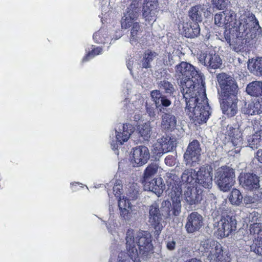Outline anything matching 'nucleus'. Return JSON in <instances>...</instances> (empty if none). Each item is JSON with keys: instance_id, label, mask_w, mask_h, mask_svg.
Listing matches in <instances>:
<instances>
[{"instance_id": "obj_1", "label": "nucleus", "mask_w": 262, "mask_h": 262, "mask_svg": "<svg viewBox=\"0 0 262 262\" xmlns=\"http://www.w3.org/2000/svg\"><path fill=\"white\" fill-rule=\"evenodd\" d=\"M176 75L180 79L181 91L185 100V113L193 122L205 123L210 115L203 81V76L187 62L176 66Z\"/></svg>"}, {"instance_id": "obj_2", "label": "nucleus", "mask_w": 262, "mask_h": 262, "mask_svg": "<svg viewBox=\"0 0 262 262\" xmlns=\"http://www.w3.org/2000/svg\"><path fill=\"white\" fill-rule=\"evenodd\" d=\"M235 20V14L233 12H224V26L235 29L237 32V37H241L249 42L251 40L261 35V28L254 14H244L241 16L238 21H234Z\"/></svg>"}, {"instance_id": "obj_3", "label": "nucleus", "mask_w": 262, "mask_h": 262, "mask_svg": "<svg viewBox=\"0 0 262 262\" xmlns=\"http://www.w3.org/2000/svg\"><path fill=\"white\" fill-rule=\"evenodd\" d=\"M151 235L147 231H140L136 233L128 229L126 235V247L128 255L134 262H139V255L149 252L152 248Z\"/></svg>"}, {"instance_id": "obj_4", "label": "nucleus", "mask_w": 262, "mask_h": 262, "mask_svg": "<svg viewBox=\"0 0 262 262\" xmlns=\"http://www.w3.org/2000/svg\"><path fill=\"white\" fill-rule=\"evenodd\" d=\"M215 178L220 189L227 191L233 186L235 182L234 169L229 166H223L217 169Z\"/></svg>"}, {"instance_id": "obj_5", "label": "nucleus", "mask_w": 262, "mask_h": 262, "mask_svg": "<svg viewBox=\"0 0 262 262\" xmlns=\"http://www.w3.org/2000/svg\"><path fill=\"white\" fill-rule=\"evenodd\" d=\"M200 250L204 255L207 256L210 260H220L223 257V249L221 245L211 239L202 241Z\"/></svg>"}, {"instance_id": "obj_6", "label": "nucleus", "mask_w": 262, "mask_h": 262, "mask_svg": "<svg viewBox=\"0 0 262 262\" xmlns=\"http://www.w3.org/2000/svg\"><path fill=\"white\" fill-rule=\"evenodd\" d=\"M134 127L130 124H121L117 125L115 128V138L111 142V147L116 155H118L117 148L129 138L134 132Z\"/></svg>"}, {"instance_id": "obj_7", "label": "nucleus", "mask_w": 262, "mask_h": 262, "mask_svg": "<svg viewBox=\"0 0 262 262\" xmlns=\"http://www.w3.org/2000/svg\"><path fill=\"white\" fill-rule=\"evenodd\" d=\"M217 80L221 88L219 96L237 94L238 86L234 78L225 73L219 74Z\"/></svg>"}, {"instance_id": "obj_8", "label": "nucleus", "mask_w": 262, "mask_h": 262, "mask_svg": "<svg viewBox=\"0 0 262 262\" xmlns=\"http://www.w3.org/2000/svg\"><path fill=\"white\" fill-rule=\"evenodd\" d=\"M201 148L197 140L190 142L184 154V160L186 165L190 167L195 166L200 161Z\"/></svg>"}, {"instance_id": "obj_9", "label": "nucleus", "mask_w": 262, "mask_h": 262, "mask_svg": "<svg viewBox=\"0 0 262 262\" xmlns=\"http://www.w3.org/2000/svg\"><path fill=\"white\" fill-rule=\"evenodd\" d=\"M236 220L234 216H222L217 222L216 234L221 238L228 236L236 229Z\"/></svg>"}, {"instance_id": "obj_10", "label": "nucleus", "mask_w": 262, "mask_h": 262, "mask_svg": "<svg viewBox=\"0 0 262 262\" xmlns=\"http://www.w3.org/2000/svg\"><path fill=\"white\" fill-rule=\"evenodd\" d=\"M148 222L155 229V233L159 235L165 225L163 220L162 214L160 213L159 205L157 203L151 204L149 208Z\"/></svg>"}, {"instance_id": "obj_11", "label": "nucleus", "mask_w": 262, "mask_h": 262, "mask_svg": "<svg viewBox=\"0 0 262 262\" xmlns=\"http://www.w3.org/2000/svg\"><path fill=\"white\" fill-rule=\"evenodd\" d=\"M237 94L219 96L223 113L229 117L235 116L238 112Z\"/></svg>"}, {"instance_id": "obj_12", "label": "nucleus", "mask_w": 262, "mask_h": 262, "mask_svg": "<svg viewBox=\"0 0 262 262\" xmlns=\"http://www.w3.org/2000/svg\"><path fill=\"white\" fill-rule=\"evenodd\" d=\"M140 11V4L138 1H133L127 8L121 20V27L126 29L133 26L138 18Z\"/></svg>"}, {"instance_id": "obj_13", "label": "nucleus", "mask_w": 262, "mask_h": 262, "mask_svg": "<svg viewBox=\"0 0 262 262\" xmlns=\"http://www.w3.org/2000/svg\"><path fill=\"white\" fill-rule=\"evenodd\" d=\"M211 7L209 3L206 2L192 7L188 11L190 18L198 23L202 21V14L205 17L210 15Z\"/></svg>"}, {"instance_id": "obj_14", "label": "nucleus", "mask_w": 262, "mask_h": 262, "mask_svg": "<svg viewBox=\"0 0 262 262\" xmlns=\"http://www.w3.org/2000/svg\"><path fill=\"white\" fill-rule=\"evenodd\" d=\"M212 172L211 166H201L197 171L196 183L205 188L210 189L212 186Z\"/></svg>"}, {"instance_id": "obj_15", "label": "nucleus", "mask_w": 262, "mask_h": 262, "mask_svg": "<svg viewBox=\"0 0 262 262\" xmlns=\"http://www.w3.org/2000/svg\"><path fill=\"white\" fill-rule=\"evenodd\" d=\"M197 58L200 63L209 69H217L222 64V60L219 55L213 52L208 53L201 52L197 54Z\"/></svg>"}, {"instance_id": "obj_16", "label": "nucleus", "mask_w": 262, "mask_h": 262, "mask_svg": "<svg viewBox=\"0 0 262 262\" xmlns=\"http://www.w3.org/2000/svg\"><path fill=\"white\" fill-rule=\"evenodd\" d=\"M238 178L240 185L246 190L254 191L260 187V178L253 173H241Z\"/></svg>"}, {"instance_id": "obj_17", "label": "nucleus", "mask_w": 262, "mask_h": 262, "mask_svg": "<svg viewBox=\"0 0 262 262\" xmlns=\"http://www.w3.org/2000/svg\"><path fill=\"white\" fill-rule=\"evenodd\" d=\"M150 158L149 151L145 146H139L133 148L132 162L134 167L145 164Z\"/></svg>"}, {"instance_id": "obj_18", "label": "nucleus", "mask_w": 262, "mask_h": 262, "mask_svg": "<svg viewBox=\"0 0 262 262\" xmlns=\"http://www.w3.org/2000/svg\"><path fill=\"white\" fill-rule=\"evenodd\" d=\"M226 135L229 136L231 142L229 144L234 147V152L236 154L239 152L243 144V137L241 130L238 127H233L228 125L225 133Z\"/></svg>"}, {"instance_id": "obj_19", "label": "nucleus", "mask_w": 262, "mask_h": 262, "mask_svg": "<svg viewBox=\"0 0 262 262\" xmlns=\"http://www.w3.org/2000/svg\"><path fill=\"white\" fill-rule=\"evenodd\" d=\"M176 140L166 136L157 140L154 146V151L157 156L160 157L164 153L172 150L176 146Z\"/></svg>"}, {"instance_id": "obj_20", "label": "nucleus", "mask_w": 262, "mask_h": 262, "mask_svg": "<svg viewBox=\"0 0 262 262\" xmlns=\"http://www.w3.org/2000/svg\"><path fill=\"white\" fill-rule=\"evenodd\" d=\"M204 225L203 217L196 212H193L187 217L185 228L189 233L199 231Z\"/></svg>"}, {"instance_id": "obj_21", "label": "nucleus", "mask_w": 262, "mask_h": 262, "mask_svg": "<svg viewBox=\"0 0 262 262\" xmlns=\"http://www.w3.org/2000/svg\"><path fill=\"white\" fill-rule=\"evenodd\" d=\"M169 195L172 200V211L174 216H178L181 212L182 188L179 185L173 186Z\"/></svg>"}, {"instance_id": "obj_22", "label": "nucleus", "mask_w": 262, "mask_h": 262, "mask_svg": "<svg viewBox=\"0 0 262 262\" xmlns=\"http://www.w3.org/2000/svg\"><path fill=\"white\" fill-rule=\"evenodd\" d=\"M184 189L183 198L186 203L189 205L199 204L202 200V191L194 189L193 186H185Z\"/></svg>"}, {"instance_id": "obj_23", "label": "nucleus", "mask_w": 262, "mask_h": 262, "mask_svg": "<svg viewBox=\"0 0 262 262\" xmlns=\"http://www.w3.org/2000/svg\"><path fill=\"white\" fill-rule=\"evenodd\" d=\"M196 175L197 172L194 169L192 168L186 169L183 172L181 176L182 181L179 182V184H174V186L179 185L180 187L182 188V192L183 189H185V186H193V184L196 183Z\"/></svg>"}, {"instance_id": "obj_24", "label": "nucleus", "mask_w": 262, "mask_h": 262, "mask_svg": "<svg viewBox=\"0 0 262 262\" xmlns=\"http://www.w3.org/2000/svg\"><path fill=\"white\" fill-rule=\"evenodd\" d=\"M118 201L121 218L125 221H129L133 217L132 206L129 201L123 196L122 198L120 197Z\"/></svg>"}, {"instance_id": "obj_25", "label": "nucleus", "mask_w": 262, "mask_h": 262, "mask_svg": "<svg viewBox=\"0 0 262 262\" xmlns=\"http://www.w3.org/2000/svg\"><path fill=\"white\" fill-rule=\"evenodd\" d=\"M149 179H144V189L154 192L158 196H160L163 192L165 185L162 183L161 178L153 179L149 181Z\"/></svg>"}, {"instance_id": "obj_26", "label": "nucleus", "mask_w": 262, "mask_h": 262, "mask_svg": "<svg viewBox=\"0 0 262 262\" xmlns=\"http://www.w3.org/2000/svg\"><path fill=\"white\" fill-rule=\"evenodd\" d=\"M242 111L244 114L250 115L262 113V98L246 103Z\"/></svg>"}, {"instance_id": "obj_27", "label": "nucleus", "mask_w": 262, "mask_h": 262, "mask_svg": "<svg viewBox=\"0 0 262 262\" xmlns=\"http://www.w3.org/2000/svg\"><path fill=\"white\" fill-rule=\"evenodd\" d=\"M161 128L163 130L171 132L176 128L177 118L172 114L164 113L161 116Z\"/></svg>"}, {"instance_id": "obj_28", "label": "nucleus", "mask_w": 262, "mask_h": 262, "mask_svg": "<svg viewBox=\"0 0 262 262\" xmlns=\"http://www.w3.org/2000/svg\"><path fill=\"white\" fill-rule=\"evenodd\" d=\"M200 33V28L198 23H183L182 33L186 37L194 38L197 37Z\"/></svg>"}, {"instance_id": "obj_29", "label": "nucleus", "mask_w": 262, "mask_h": 262, "mask_svg": "<svg viewBox=\"0 0 262 262\" xmlns=\"http://www.w3.org/2000/svg\"><path fill=\"white\" fill-rule=\"evenodd\" d=\"M248 68L253 75L262 77V57L249 59L248 62Z\"/></svg>"}, {"instance_id": "obj_30", "label": "nucleus", "mask_w": 262, "mask_h": 262, "mask_svg": "<svg viewBox=\"0 0 262 262\" xmlns=\"http://www.w3.org/2000/svg\"><path fill=\"white\" fill-rule=\"evenodd\" d=\"M143 28L138 23L135 22L130 30V35L129 37L130 42L132 45L137 44L142 36Z\"/></svg>"}, {"instance_id": "obj_31", "label": "nucleus", "mask_w": 262, "mask_h": 262, "mask_svg": "<svg viewBox=\"0 0 262 262\" xmlns=\"http://www.w3.org/2000/svg\"><path fill=\"white\" fill-rule=\"evenodd\" d=\"M246 92L251 96H262V81H254L249 83L247 86Z\"/></svg>"}, {"instance_id": "obj_32", "label": "nucleus", "mask_w": 262, "mask_h": 262, "mask_svg": "<svg viewBox=\"0 0 262 262\" xmlns=\"http://www.w3.org/2000/svg\"><path fill=\"white\" fill-rule=\"evenodd\" d=\"M262 137V129H260L255 133L254 134L248 136L247 138L248 145L251 148H257L259 145Z\"/></svg>"}, {"instance_id": "obj_33", "label": "nucleus", "mask_w": 262, "mask_h": 262, "mask_svg": "<svg viewBox=\"0 0 262 262\" xmlns=\"http://www.w3.org/2000/svg\"><path fill=\"white\" fill-rule=\"evenodd\" d=\"M93 39L98 43H105L110 40L107 30L105 28L100 29L94 34Z\"/></svg>"}, {"instance_id": "obj_34", "label": "nucleus", "mask_w": 262, "mask_h": 262, "mask_svg": "<svg viewBox=\"0 0 262 262\" xmlns=\"http://www.w3.org/2000/svg\"><path fill=\"white\" fill-rule=\"evenodd\" d=\"M158 13L157 9L149 6H143L142 15L146 20L149 22L155 21Z\"/></svg>"}, {"instance_id": "obj_35", "label": "nucleus", "mask_w": 262, "mask_h": 262, "mask_svg": "<svg viewBox=\"0 0 262 262\" xmlns=\"http://www.w3.org/2000/svg\"><path fill=\"white\" fill-rule=\"evenodd\" d=\"M179 52V51H173L171 52H165L163 54V63L165 65L171 66L176 61L178 60L179 59L177 53Z\"/></svg>"}, {"instance_id": "obj_36", "label": "nucleus", "mask_w": 262, "mask_h": 262, "mask_svg": "<svg viewBox=\"0 0 262 262\" xmlns=\"http://www.w3.org/2000/svg\"><path fill=\"white\" fill-rule=\"evenodd\" d=\"M113 185V190L115 196L117 198L121 197V191L122 190V185L120 180H112L109 183L106 184L105 186L107 189ZM123 196H121L122 198Z\"/></svg>"}, {"instance_id": "obj_37", "label": "nucleus", "mask_w": 262, "mask_h": 262, "mask_svg": "<svg viewBox=\"0 0 262 262\" xmlns=\"http://www.w3.org/2000/svg\"><path fill=\"white\" fill-rule=\"evenodd\" d=\"M229 201L233 205H239L243 200V197L241 192L236 189H233L229 198Z\"/></svg>"}, {"instance_id": "obj_38", "label": "nucleus", "mask_w": 262, "mask_h": 262, "mask_svg": "<svg viewBox=\"0 0 262 262\" xmlns=\"http://www.w3.org/2000/svg\"><path fill=\"white\" fill-rule=\"evenodd\" d=\"M150 123L148 122L143 124L139 129V133L144 140H148L151 134Z\"/></svg>"}, {"instance_id": "obj_39", "label": "nucleus", "mask_w": 262, "mask_h": 262, "mask_svg": "<svg viewBox=\"0 0 262 262\" xmlns=\"http://www.w3.org/2000/svg\"><path fill=\"white\" fill-rule=\"evenodd\" d=\"M159 167L158 164L156 163L149 164L144 170V179L146 180L154 176L157 172Z\"/></svg>"}, {"instance_id": "obj_40", "label": "nucleus", "mask_w": 262, "mask_h": 262, "mask_svg": "<svg viewBox=\"0 0 262 262\" xmlns=\"http://www.w3.org/2000/svg\"><path fill=\"white\" fill-rule=\"evenodd\" d=\"M157 56V54L155 52L151 51H147L144 54L142 67L144 68H148L150 67V62Z\"/></svg>"}, {"instance_id": "obj_41", "label": "nucleus", "mask_w": 262, "mask_h": 262, "mask_svg": "<svg viewBox=\"0 0 262 262\" xmlns=\"http://www.w3.org/2000/svg\"><path fill=\"white\" fill-rule=\"evenodd\" d=\"M250 234L257 236V238L262 237V224L254 223L250 225L249 227Z\"/></svg>"}, {"instance_id": "obj_42", "label": "nucleus", "mask_w": 262, "mask_h": 262, "mask_svg": "<svg viewBox=\"0 0 262 262\" xmlns=\"http://www.w3.org/2000/svg\"><path fill=\"white\" fill-rule=\"evenodd\" d=\"M250 249L254 253L262 255V237L253 241V243L250 246Z\"/></svg>"}, {"instance_id": "obj_43", "label": "nucleus", "mask_w": 262, "mask_h": 262, "mask_svg": "<svg viewBox=\"0 0 262 262\" xmlns=\"http://www.w3.org/2000/svg\"><path fill=\"white\" fill-rule=\"evenodd\" d=\"M144 99L140 95H136L133 98L132 103L128 105V107L133 110V107L136 110H139L144 103Z\"/></svg>"}, {"instance_id": "obj_44", "label": "nucleus", "mask_w": 262, "mask_h": 262, "mask_svg": "<svg viewBox=\"0 0 262 262\" xmlns=\"http://www.w3.org/2000/svg\"><path fill=\"white\" fill-rule=\"evenodd\" d=\"M102 48L101 47H96L89 51L88 54L83 58L82 62L89 61L90 59L94 58L95 56L101 54Z\"/></svg>"}, {"instance_id": "obj_45", "label": "nucleus", "mask_w": 262, "mask_h": 262, "mask_svg": "<svg viewBox=\"0 0 262 262\" xmlns=\"http://www.w3.org/2000/svg\"><path fill=\"white\" fill-rule=\"evenodd\" d=\"M150 96L157 107H160V102L163 96L158 90L152 91L150 93Z\"/></svg>"}, {"instance_id": "obj_46", "label": "nucleus", "mask_w": 262, "mask_h": 262, "mask_svg": "<svg viewBox=\"0 0 262 262\" xmlns=\"http://www.w3.org/2000/svg\"><path fill=\"white\" fill-rule=\"evenodd\" d=\"M159 86L161 89H164L166 93L171 94L174 91L173 85L166 80L161 81L159 84Z\"/></svg>"}, {"instance_id": "obj_47", "label": "nucleus", "mask_w": 262, "mask_h": 262, "mask_svg": "<svg viewBox=\"0 0 262 262\" xmlns=\"http://www.w3.org/2000/svg\"><path fill=\"white\" fill-rule=\"evenodd\" d=\"M146 112L150 118H155L156 116L158 108L160 109V107H157L155 104H149L147 102H146Z\"/></svg>"}, {"instance_id": "obj_48", "label": "nucleus", "mask_w": 262, "mask_h": 262, "mask_svg": "<svg viewBox=\"0 0 262 262\" xmlns=\"http://www.w3.org/2000/svg\"><path fill=\"white\" fill-rule=\"evenodd\" d=\"M243 202L246 205H253L254 206L258 205L254 193L252 195H247L243 197Z\"/></svg>"}, {"instance_id": "obj_49", "label": "nucleus", "mask_w": 262, "mask_h": 262, "mask_svg": "<svg viewBox=\"0 0 262 262\" xmlns=\"http://www.w3.org/2000/svg\"><path fill=\"white\" fill-rule=\"evenodd\" d=\"M212 4L219 10H223L227 6L228 0H212Z\"/></svg>"}, {"instance_id": "obj_50", "label": "nucleus", "mask_w": 262, "mask_h": 262, "mask_svg": "<svg viewBox=\"0 0 262 262\" xmlns=\"http://www.w3.org/2000/svg\"><path fill=\"white\" fill-rule=\"evenodd\" d=\"M224 12H221L214 16V23L219 27L224 26Z\"/></svg>"}, {"instance_id": "obj_51", "label": "nucleus", "mask_w": 262, "mask_h": 262, "mask_svg": "<svg viewBox=\"0 0 262 262\" xmlns=\"http://www.w3.org/2000/svg\"><path fill=\"white\" fill-rule=\"evenodd\" d=\"M166 247L169 250H173L175 249L176 241L173 238L168 237L166 242Z\"/></svg>"}, {"instance_id": "obj_52", "label": "nucleus", "mask_w": 262, "mask_h": 262, "mask_svg": "<svg viewBox=\"0 0 262 262\" xmlns=\"http://www.w3.org/2000/svg\"><path fill=\"white\" fill-rule=\"evenodd\" d=\"M171 104V101L167 98L165 96H163L160 102V111L162 112V106L168 107Z\"/></svg>"}, {"instance_id": "obj_53", "label": "nucleus", "mask_w": 262, "mask_h": 262, "mask_svg": "<svg viewBox=\"0 0 262 262\" xmlns=\"http://www.w3.org/2000/svg\"><path fill=\"white\" fill-rule=\"evenodd\" d=\"M176 162V159L173 156L168 155L165 159V163L168 166H173Z\"/></svg>"}, {"instance_id": "obj_54", "label": "nucleus", "mask_w": 262, "mask_h": 262, "mask_svg": "<svg viewBox=\"0 0 262 262\" xmlns=\"http://www.w3.org/2000/svg\"><path fill=\"white\" fill-rule=\"evenodd\" d=\"M144 6L157 9L158 0H144Z\"/></svg>"}, {"instance_id": "obj_55", "label": "nucleus", "mask_w": 262, "mask_h": 262, "mask_svg": "<svg viewBox=\"0 0 262 262\" xmlns=\"http://www.w3.org/2000/svg\"><path fill=\"white\" fill-rule=\"evenodd\" d=\"M256 199L257 204L262 203V188L258 190L254 193Z\"/></svg>"}, {"instance_id": "obj_56", "label": "nucleus", "mask_w": 262, "mask_h": 262, "mask_svg": "<svg viewBox=\"0 0 262 262\" xmlns=\"http://www.w3.org/2000/svg\"><path fill=\"white\" fill-rule=\"evenodd\" d=\"M107 224H106L107 226V228L110 232L112 233V231L114 229H115V227L116 226V224L114 223V222L112 220L109 221Z\"/></svg>"}, {"instance_id": "obj_57", "label": "nucleus", "mask_w": 262, "mask_h": 262, "mask_svg": "<svg viewBox=\"0 0 262 262\" xmlns=\"http://www.w3.org/2000/svg\"><path fill=\"white\" fill-rule=\"evenodd\" d=\"M171 205L170 202L169 201H164L162 203V207H167V213L165 216L168 217L169 216L170 209L169 206Z\"/></svg>"}, {"instance_id": "obj_58", "label": "nucleus", "mask_w": 262, "mask_h": 262, "mask_svg": "<svg viewBox=\"0 0 262 262\" xmlns=\"http://www.w3.org/2000/svg\"><path fill=\"white\" fill-rule=\"evenodd\" d=\"M123 255H125L123 253H120L118 257V262H130L128 258H123Z\"/></svg>"}, {"instance_id": "obj_59", "label": "nucleus", "mask_w": 262, "mask_h": 262, "mask_svg": "<svg viewBox=\"0 0 262 262\" xmlns=\"http://www.w3.org/2000/svg\"><path fill=\"white\" fill-rule=\"evenodd\" d=\"M103 2H104V4H102V14L103 15V17L102 18V21L103 22V19L105 18V14H104V13H105V14L106 13V9H105V7L104 6L105 5H106L108 3V1L107 0H104Z\"/></svg>"}, {"instance_id": "obj_60", "label": "nucleus", "mask_w": 262, "mask_h": 262, "mask_svg": "<svg viewBox=\"0 0 262 262\" xmlns=\"http://www.w3.org/2000/svg\"><path fill=\"white\" fill-rule=\"evenodd\" d=\"M134 63V60L132 58L129 59L127 62V67L128 69L131 72L133 68V64Z\"/></svg>"}, {"instance_id": "obj_61", "label": "nucleus", "mask_w": 262, "mask_h": 262, "mask_svg": "<svg viewBox=\"0 0 262 262\" xmlns=\"http://www.w3.org/2000/svg\"><path fill=\"white\" fill-rule=\"evenodd\" d=\"M257 156L258 161L259 162L262 163V150L257 151Z\"/></svg>"}, {"instance_id": "obj_62", "label": "nucleus", "mask_w": 262, "mask_h": 262, "mask_svg": "<svg viewBox=\"0 0 262 262\" xmlns=\"http://www.w3.org/2000/svg\"><path fill=\"white\" fill-rule=\"evenodd\" d=\"M82 185V184H80L79 183H78V182H73V183H71V187L73 189V190H76V189H75L74 188V186L75 185L76 186V185Z\"/></svg>"}, {"instance_id": "obj_63", "label": "nucleus", "mask_w": 262, "mask_h": 262, "mask_svg": "<svg viewBox=\"0 0 262 262\" xmlns=\"http://www.w3.org/2000/svg\"><path fill=\"white\" fill-rule=\"evenodd\" d=\"M185 262H202L200 260L196 258H191Z\"/></svg>"}, {"instance_id": "obj_64", "label": "nucleus", "mask_w": 262, "mask_h": 262, "mask_svg": "<svg viewBox=\"0 0 262 262\" xmlns=\"http://www.w3.org/2000/svg\"><path fill=\"white\" fill-rule=\"evenodd\" d=\"M218 262H229V261H227V260H222V261H221V260H219Z\"/></svg>"}]
</instances>
